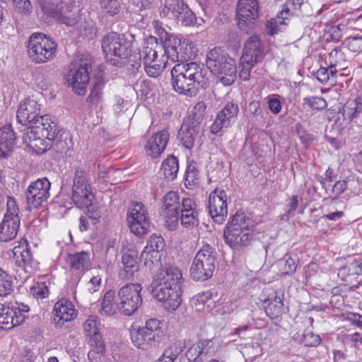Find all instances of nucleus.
I'll return each mask as SVG.
<instances>
[{
    "label": "nucleus",
    "instance_id": "obj_1",
    "mask_svg": "<svg viewBox=\"0 0 362 362\" xmlns=\"http://www.w3.org/2000/svg\"><path fill=\"white\" fill-rule=\"evenodd\" d=\"M171 76L173 89L189 97L209 85L206 69L204 64L197 62L177 63L171 70Z\"/></svg>",
    "mask_w": 362,
    "mask_h": 362
},
{
    "label": "nucleus",
    "instance_id": "obj_2",
    "mask_svg": "<svg viewBox=\"0 0 362 362\" xmlns=\"http://www.w3.org/2000/svg\"><path fill=\"white\" fill-rule=\"evenodd\" d=\"M59 132L55 119L50 115H45L39 117L35 124L27 128L23 140L37 153H42L52 145L49 141L56 139Z\"/></svg>",
    "mask_w": 362,
    "mask_h": 362
},
{
    "label": "nucleus",
    "instance_id": "obj_3",
    "mask_svg": "<svg viewBox=\"0 0 362 362\" xmlns=\"http://www.w3.org/2000/svg\"><path fill=\"white\" fill-rule=\"evenodd\" d=\"M223 237L226 244L234 250L247 247L254 237L250 218L244 213L236 212L225 226Z\"/></svg>",
    "mask_w": 362,
    "mask_h": 362
},
{
    "label": "nucleus",
    "instance_id": "obj_4",
    "mask_svg": "<svg viewBox=\"0 0 362 362\" xmlns=\"http://www.w3.org/2000/svg\"><path fill=\"white\" fill-rule=\"evenodd\" d=\"M206 64L210 71L220 77L224 86L233 84L236 78L235 60L220 47H214L206 54Z\"/></svg>",
    "mask_w": 362,
    "mask_h": 362
},
{
    "label": "nucleus",
    "instance_id": "obj_5",
    "mask_svg": "<svg viewBox=\"0 0 362 362\" xmlns=\"http://www.w3.org/2000/svg\"><path fill=\"white\" fill-rule=\"evenodd\" d=\"M102 50L105 59L113 66H122L133 61L131 42L124 34L112 32L106 35L102 41Z\"/></svg>",
    "mask_w": 362,
    "mask_h": 362
},
{
    "label": "nucleus",
    "instance_id": "obj_6",
    "mask_svg": "<svg viewBox=\"0 0 362 362\" xmlns=\"http://www.w3.org/2000/svg\"><path fill=\"white\" fill-rule=\"evenodd\" d=\"M38 4L45 20L52 18L67 26L78 23V14L74 0H63L54 4L52 0H38Z\"/></svg>",
    "mask_w": 362,
    "mask_h": 362
},
{
    "label": "nucleus",
    "instance_id": "obj_7",
    "mask_svg": "<svg viewBox=\"0 0 362 362\" xmlns=\"http://www.w3.org/2000/svg\"><path fill=\"white\" fill-rule=\"evenodd\" d=\"M26 48L30 60L34 64H40L55 58L57 44L46 35L35 33L30 36Z\"/></svg>",
    "mask_w": 362,
    "mask_h": 362
},
{
    "label": "nucleus",
    "instance_id": "obj_8",
    "mask_svg": "<svg viewBox=\"0 0 362 362\" xmlns=\"http://www.w3.org/2000/svg\"><path fill=\"white\" fill-rule=\"evenodd\" d=\"M216 250L209 244L204 245L194 257L190 276L197 281H204L213 275L215 269Z\"/></svg>",
    "mask_w": 362,
    "mask_h": 362
},
{
    "label": "nucleus",
    "instance_id": "obj_9",
    "mask_svg": "<svg viewBox=\"0 0 362 362\" xmlns=\"http://www.w3.org/2000/svg\"><path fill=\"white\" fill-rule=\"evenodd\" d=\"M90 68V60L87 58L77 57L70 66L66 77V83L68 86L71 87L73 91L78 95H83L86 92V87L90 81L89 69Z\"/></svg>",
    "mask_w": 362,
    "mask_h": 362
},
{
    "label": "nucleus",
    "instance_id": "obj_10",
    "mask_svg": "<svg viewBox=\"0 0 362 362\" xmlns=\"http://www.w3.org/2000/svg\"><path fill=\"white\" fill-rule=\"evenodd\" d=\"M141 291L139 284H128L119 290L117 308L122 314L129 316L139 309L142 303Z\"/></svg>",
    "mask_w": 362,
    "mask_h": 362
},
{
    "label": "nucleus",
    "instance_id": "obj_11",
    "mask_svg": "<svg viewBox=\"0 0 362 362\" xmlns=\"http://www.w3.org/2000/svg\"><path fill=\"white\" fill-rule=\"evenodd\" d=\"M259 15L258 0H238L236 5L238 26L243 31L253 29Z\"/></svg>",
    "mask_w": 362,
    "mask_h": 362
},
{
    "label": "nucleus",
    "instance_id": "obj_12",
    "mask_svg": "<svg viewBox=\"0 0 362 362\" xmlns=\"http://www.w3.org/2000/svg\"><path fill=\"white\" fill-rule=\"evenodd\" d=\"M160 15L170 18H174L185 26L192 25L196 21L194 13L182 0H165Z\"/></svg>",
    "mask_w": 362,
    "mask_h": 362
},
{
    "label": "nucleus",
    "instance_id": "obj_13",
    "mask_svg": "<svg viewBox=\"0 0 362 362\" xmlns=\"http://www.w3.org/2000/svg\"><path fill=\"white\" fill-rule=\"evenodd\" d=\"M130 231L137 236L145 235L148 233L150 223L148 218V212L143 204L134 202L129 209L127 216Z\"/></svg>",
    "mask_w": 362,
    "mask_h": 362
},
{
    "label": "nucleus",
    "instance_id": "obj_14",
    "mask_svg": "<svg viewBox=\"0 0 362 362\" xmlns=\"http://www.w3.org/2000/svg\"><path fill=\"white\" fill-rule=\"evenodd\" d=\"M148 289L152 296L158 301L163 302L164 308L168 310H175L182 303V291L173 290L168 286L152 281Z\"/></svg>",
    "mask_w": 362,
    "mask_h": 362
},
{
    "label": "nucleus",
    "instance_id": "obj_15",
    "mask_svg": "<svg viewBox=\"0 0 362 362\" xmlns=\"http://www.w3.org/2000/svg\"><path fill=\"white\" fill-rule=\"evenodd\" d=\"M164 50L167 58L174 62L187 61L195 55L192 44L178 37L169 38L168 45L164 47Z\"/></svg>",
    "mask_w": 362,
    "mask_h": 362
},
{
    "label": "nucleus",
    "instance_id": "obj_16",
    "mask_svg": "<svg viewBox=\"0 0 362 362\" xmlns=\"http://www.w3.org/2000/svg\"><path fill=\"white\" fill-rule=\"evenodd\" d=\"M93 199L91 188H72L71 199L74 204L84 211L89 218L98 220L100 213L98 207L93 203Z\"/></svg>",
    "mask_w": 362,
    "mask_h": 362
},
{
    "label": "nucleus",
    "instance_id": "obj_17",
    "mask_svg": "<svg viewBox=\"0 0 362 362\" xmlns=\"http://www.w3.org/2000/svg\"><path fill=\"white\" fill-rule=\"evenodd\" d=\"M51 184L47 178L42 177L32 182L26 192L29 208L37 209L42 206L49 197Z\"/></svg>",
    "mask_w": 362,
    "mask_h": 362
},
{
    "label": "nucleus",
    "instance_id": "obj_18",
    "mask_svg": "<svg viewBox=\"0 0 362 362\" xmlns=\"http://www.w3.org/2000/svg\"><path fill=\"white\" fill-rule=\"evenodd\" d=\"M152 281H154V284H162L174 291H182V274L177 267L170 264L162 266L153 276Z\"/></svg>",
    "mask_w": 362,
    "mask_h": 362
},
{
    "label": "nucleus",
    "instance_id": "obj_19",
    "mask_svg": "<svg viewBox=\"0 0 362 362\" xmlns=\"http://www.w3.org/2000/svg\"><path fill=\"white\" fill-rule=\"evenodd\" d=\"M209 212L214 221L222 224L228 215L227 195L221 189H215L209 197Z\"/></svg>",
    "mask_w": 362,
    "mask_h": 362
},
{
    "label": "nucleus",
    "instance_id": "obj_20",
    "mask_svg": "<svg viewBox=\"0 0 362 362\" xmlns=\"http://www.w3.org/2000/svg\"><path fill=\"white\" fill-rule=\"evenodd\" d=\"M239 112L237 103L228 102L224 107L218 113L214 122L211 124V132L218 136H221L223 132L234 122Z\"/></svg>",
    "mask_w": 362,
    "mask_h": 362
},
{
    "label": "nucleus",
    "instance_id": "obj_21",
    "mask_svg": "<svg viewBox=\"0 0 362 362\" xmlns=\"http://www.w3.org/2000/svg\"><path fill=\"white\" fill-rule=\"evenodd\" d=\"M178 220L185 228H194L199 223V209L195 201L189 197H184L181 200Z\"/></svg>",
    "mask_w": 362,
    "mask_h": 362
},
{
    "label": "nucleus",
    "instance_id": "obj_22",
    "mask_svg": "<svg viewBox=\"0 0 362 362\" xmlns=\"http://www.w3.org/2000/svg\"><path fill=\"white\" fill-rule=\"evenodd\" d=\"M40 105L35 100L28 98L21 102L16 112L17 120L23 125H30L35 123L39 119Z\"/></svg>",
    "mask_w": 362,
    "mask_h": 362
},
{
    "label": "nucleus",
    "instance_id": "obj_23",
    "mask_svg": "<svg viewBox=\"0 0 362 362\" xmlns=\"http://www.w3.org/2000/svg\"><path fill=\"white\" fill-rule=\"evenodd\" d=\"M165 241L160 235L153 234L148 240L147 245L141 252V258L144 259L146 267L151 268L154 264L153 259L158 261V253L164 249Z\"/></svg>",
    "mask_w": 362,
    "mask_h": 362
},
{
    "label": "nucleus",
    "instance_id": "obj_24",
    "mask_svg": "<svg viewBox=\"0 0 362 362\" xmlns=\"http://www.w3.org/2000/svg\"><path fill=\"white\" fill-rule=\"evenodd\" d=\"M158 49H162V45L158 43V39L156 37L150 36L147 38L142 51L139 54V56H132L134 59H139L132 64L133 68L139 69L141 66V59L144 65L156 62L158 58Z\"/></svg>",
    "mask_w": 362,
    "mask_h": 362
},
{
    "label": "nucleus",
    "instance_id": "obj_25",
    "mask_svg": "<svg viewBox=\"0 0 362 362\" xmlns=\"http://www.w3.org/2000/svg\"><path fill=\"white\" fill-rule=\"evenodd\" d=\"M76 317V311L71 301L62 298L57 301L53 310V320L55 324L62 326L64 322H69Z\"/></svg>",
    "mask_w": 362,
    "mask_h": 362
},
{
    "label": "nucleus",
    "instance_id": "obj_26",
    "mask_svg": "<svg viewBox=\"0 0 362 362\" xmlns=\"http://www.w3.org/2000/svg\"><path fill=\"white\" fill-rule=\"evenodd\" d=\"M169 140V133L163 129L155 133L147 141L146 152L152 158L158 157L165 149Z\"/></svg>",
    "mask_w": 362,
    "mask_h": 362
},
{
    "label": "nucleus",
    "instance_id": "obj_27",
    "mask_svg": "<svg viewBox=\"0 0 362 362\" xmlns=\"http://www.w3.org/2000/svg\"><path fill=\"white\" fill-rule=\"evenodd\" d=\"M241 57L243 61L250 60L257 63L262 59L263 45L258 35H252L246 40Z\"/></svg>",
    "mask_w": 362,
    "mask_h": 362
},
{
    "label": "nucleus",
    "instance_id": "obj_28",
    "mask_svg": "<svg viewBox=\"0 0 362 362\" xmlns=\"http://www.w3.org/2000/svg\"><path fill=\"white\" fill-rule=\"evenodd\" d=\"M162 202L163 215L169 219L177 221L181 206L179 194L175 191H170L164 195Z\"/></svg>",
    "mask_w": 362,
    "mask_h": 362
},
{
    "label": "nucleus",
    "instance_id": "obj_29",
    "mask_svg": "<svg viewBox=\"0 0 362 362\" xmlns=\"http://www.w3.org/2000/svg\"><path fill=\"white\" fill-rule=\"evenodd\" d=\"M199 132L200 126L184 120L178 132L177 138L183 146L191 149Z\"/></svg>",
    "mask_w": 362,
    "mask_h": 362
},
{
    "label": "nucleus",
    "instance_id": "obj_30",
    "mask_svg": "<svg viewBox=\"0 0 362 362\" xmlns=\"http://www.w3.org/2000/svg\"><path fill=\"white\" fill-rule=\"evenodd\" d=\"M262 295L260 300L265 304L266 315L271 319L278 318L282 313L283 299L274 291H270L267 297Z\"/></svg>",
    "mask_w": 362,
    "mask_h": 362
},
{
    "label": "nucleus",
    "instance_id": "obj_31",
    "mask_svg": "<svg viewBox=\"0 0 362 362\" xmlns=\"http://www.w3.org/2000/svg\"><path fill=\"white\" fill-rule=\"evenodd\" d=\"M20 226L19 216L4 215L0 223V240L8 242L16 238Z\"/></svg>",
    "mask_w": 362,
    "mask_h": 362
},
{
    "label": "nucleus",
    "instance_id": "obj_32",
    "mask_svg": "<svg viewBox=\"0 0 362 362\" xmlns=\"http://www.w3.org/2000/svg\"><path fill=\"white\" fill-rule=\"evenodd\" d=\"M24 322V317L16 315V310L11 307L0 306V329H10Z\"/></svg>",
    "mask_w": 362,
    "mask_h": 362
},
{
    "label": "nucleus",
    "instance_id": "obj_33",
    "mask_svg": "<svg viewBox=\"0 0 362 362\" xmlns=\"http://www.w3.org/2000/svg\"><path fill=\"white\" fill-rule=\"evenodd\" d=\"M16 139V134L11 125L0 128V158H6L11 153Z\"/></svg>",
    "mask_w": 362,
    "mask_h": 362
},
{
    "label": "nucleus",
    "instance_id": "obj_34",
    "mask_svg": "<svg viewBox=\"0 0 362 362\" xmlns=\"http://www.w3.org/2000/svg\"><path fill=\"white\" fill-rule=\"evenodd\" d=\"M13 257L16 264L24 268L26 272L33 261V257L27 241L20 242L19 245L13 250Z\"/></svg>",
    "mask_w": 362,
    "mask_h": 362
},
{
    "label": "nucleus",
    "instance_id": "obj_35",
    "mask_svg": "<svg viewBox=\"0 0 362 362\" xmlns=\"http://www.w3.org/2000/svg\"><path fill=\"white\" fill-rule=\"evenodd\" d=\"M185 348V340H177L171 342L165 347L158 361L160 362H174Z\"/></svg>",
    "mask_w": 362,
    "mask_h": 362
},
{
    "label": "nucleus",
    "instance_id": "obj_36",
    "mask_svg": "<svg viewBox=\"0 0 362 362\" xmlns=\"http://www.w3.org/2000/svg\"><path fill=\"white\" fill-rule=\"evenodd\" d=\"M130 336L134 346L142 350H148L156 346L151 337H148L141 327L137 329L133 327L130 330Z\"/></svg>",
    "mask_w": 362,
    "mask_h": 362
},
{
    "label": "nucleus",
    "instance_id": "obj_37",
    "mask_svg": "<svg viewBox=\"0 0 362 362\" xmlns=\"http://www.w3.org/2000/svg\"><path fill=\"white\" fill-rule=\"evenodd\" d=\"M66 262L74 269H88L90 262V254L85 251L74 254H68Z\"/></svg>",
    "mask_w": 362,
    "mask_h": 362
},
{
    "label": "nucleus",
    "instance_id": "obj_38",
    "mask_svg": "<svg viewBox=\"0 0 362 362\" xmlns=\"http://www.w3.org/2000/svg\"><path fill=\"white\" fill-rule=\"evenodd\" d=\"M162 325L163 324L160 320L152 318L146 320L145 326L141 327L146 334H148V337H151V340L156 345L163 335Z\"/></svg>",
    "mask_w": 362,
    "mask_h": 362
},
{
    "label": "nucleus",
    "instance_id": "obj_39",
    "mask_svg": "<svg viewBox=\"0 0 362 362\" xmlns=\"http://www.w3.org/2000/svg\"><path fill=\"white\" fill-rule=\"evenodd\" d=\"M83 329L92 342H99L102 340V334L100 332V322L97 317L90 316L83 323Z\"/></svg>",
    "mask_w": 362,
    "mask_h": 362
},
{
    "label": "nucleus",
    "instance_id": "obj_40",
    "mask_svg": "<svg viewBox=\"0 0 362 362\" xmlns=\"http://www.w3.org/2000/svg\"><path fill=\"white\" fill-rule=\"evenodd\" d=\"M362 111V97H356L353 100L347 101L343 108L342 115L349 122L358 117Z\"/></svg>",
    "mask_w": 362,
    "mask_h": 362
},
{
    "label": "nucleus",
    "instance_id": "obj_41",
    "mask_svg": "<svg viewBox=\"0 0 362 362\" xmlns=\"http://www.w3.org/2000/svg\"><path fill=\"white\" fill-rule=\"evenodd\" d=\"M179 170L178 159L174 156H169L162 163L160 173L169 180H173L176 178Z\"/></svg>",
    "mask_w": 362,
    "mask_h": 362
},
{
    "label": "nucleus",
    "instance_id": "obj_42",
    "mask_svg": "<svg viewBox=\"0 0 362 362\" xmlns=\"http://www.w3.org/2000/svg\"><path fill=\"white\" fill-rule=\"evenodd\" d=\"M205 341H199L193 344L187 351L185 356L180 358V362H201L199 357L204 352Z\"/></svg>",
    "mask_w": 362,
    "mask_h": 362
},
{
    "label": "nucleus",
    "instance_id": "obj_43",
    "mask_svg": "<svg viewBox=\"0 0 362 362\" xmlns=\"http://www.w3.org/2000/svg\"><path fill=\"white\" fill-rule=\"evenodd\" d=\"M303 3V0H286L280 11V17L288 19L292 16H298Z\"/></svg>",
    "mask_w": 362,
    "mask_h": 362
},
{
    "label": "nucleus",
    "instance_id": "obj_44",
    "mask_svg": "<svg viewBox=\"0 0 362 362\" xmlns=\"http://www.w3.org/2000/svg\"><path fill=\"white\" fill-rule=\"evenodd\" d=\"M91 349L88 354L90 362H107L105 355V346L103 341L91 342Z\"/></svg>",
    "mask_w": 362,
    "mask_h": 362
},
{
    "label": "nucleus",
    "instance_id": "obj_45",
    "mask_svg": "<svg viewBox=\"0 0 362 362\" xmlns=\"http://www.w3.org/2000/svg\"><path fill=\"white\" fill-rule=\"evenodd\" d=\"M123 269L128 279H133L139 271V263L136 258L130 254L122 256Z\"/></svg>",
    "mask_w": 362,
    "mask_h": 362
},
{
    "label": "nucleus",
    "instance_id": "obj_46",
    "mask_svg": "<svg viewBox=\"0 0 362 362\" xmlns=\"http://www.w3.org/2000/svg\"><path fill=\"white\" fill-rule=\"evenodd\" d=\"M329 66L334 69L344 70L347 67L348 62L344 53L341 49L335 48L329 54Z\"/></svg>",
    "mask_w": 362,
    "mask_h": 362
},
{
    "label": "nucleus",
    "instance_id": "obj_47",
    "mask_svg": "<svg viewBox=\"0 0 362 362\" xmlns=\"http://www.w3.org/2000/svg\"><path fill=\"white\" fill-rule=\"evenodd\" d=\"M206 108V105L203 101L198 102L184 120L200 126L205 115Z\"/></svg>",
    "mask_w": 362,
    "mask_h": 362
},
{
    "label": "nucleus",
    "instance_id": "obj_48",
    "mask_svg": "<svg viewBox=\"0 0 362 362\" xmlns=\"http://www.w3.org/2000/svg\"><path fill=\"white\" fill-rule=\"evenodd\" d=\"M105 86V81L103 78H98L95 82L90 93L87 98L88 103L97 105L103 100V89Z\"/></svg>",
    "mask_w": 362,
    "mask_h": 362
},
{
    "label": "nucleus",
    "instance_id": "obj_49",
    "mask_svg": "<svg viewBox=\"0 0 362 362\" xmlns=\"http://www.w3.org/2000/svg\"><path fill=\"white\" fill-rule=\"evenodd\" d=\"M115 296V291L112 290L107 291L105 293L101 303V314L105 315H111L115 313L116 305L114 302Z\"/></svg>",
    "mask_w": 362,
    "mask_h": 362
},
{
    "label": "nucleus",
    "instance_id": "obj_50",
    "mask_svg": "<svg viewBox=\"0 0 362 362\" xmlns=\"http://www.w3.org/2000/svg\"><path fill=\"white\" fill-rule=\"evenodd\" d=\"M211 298L212 293L210 291H206L194 295L190 300V303L197 311H202Z\"/></svg>",
    "mask_w": 362,
    "mask_h": 362
},
{
    "label": "nucleus",
    "instance_id": "obj_51",
    "mask_svg": "<svg viewBox=\"0 0 362 362\" xmlns=\"http://www.w3.org/2000/svg\"><path fill=\"white\" fill-rule=\"evenodd\" d=\"M72 188H91L88 173L81 168L75 169Z\"/></svg>",
    "mask_w": 362,
    "mask_h": 362
},
{
    "label": "nucleus",
    "instance_id": "obj_52",
    "mask_svg": "<svg viewBox=\"0 0 362 362\" xmlns=\"http://www.w3.org/2000/svg\"><path fill=\"white\" fill-rule=\"evenodd\" d=\"M13 291L12 276L0 267V296H6Z\"/></svg>",
    "mask_w": 362,
    "mask_h": 362
},
{
    "label": "nucleus",
    "instance_id": "obj_53",
    "mask_svg": "<svg viewBox=\"0 0 362 362\" xmlns=\"http://www.w3.org/2000/svg\"><path fill=\"white\" fill-rule=\"evenodd\" d=\"M68 135L64 134H59L56 139L49 141L52 145L49 147V149L53 148L54 151L60 153H66V151L69 150V143L67 141Z\"/></svg>",
    "mask_w": 362,
    "mask_h": 362
},
{
    "label": "nucleus",
    "instance_id": "obj_54",
    "mask_svg": "<svg viewBox=\"0 0 362 362\" xmlns=\"http://www.w3.org/2000/svg\"><path fill=\"white\" fill-rule=\"evenodd\" d=\"M278 264L281 267L282 273L285 275L294 273L297 268V262L296 259L288 255H286L283 258L279 259Z\"/></svg>",
    "mask_w": 362,
    "mask_h": 362
},
{
    "label": "nucleus",
    "instance_id": "obj_55",
    "mask_svg": "<svg viewBox=\"0 0 362 362\" xmlns=\"http://www.w3.org/2000/svg\"><path fill=\"white\" fill-rule=\"evenodd\" d=\"M337 74V69H334L328 66V67H320L315 72V77L320 83L326 84L332 78H336Z\"/></svg>",
    "mask_w": 362,
    "mask_h": 362
},
{
    "label": "nucleus",
    "instance_id": "obj_56",
    "mask_svg": "<svg viewBox=\"0 0 362 362\" xmlns=\"http://www.w3.org/2000/svg\"><path fill=\"white\" fill-rule=\"evenodd\" d=\"M30 293L36 298H45L49 296V288L45 282L37 281L30 286Z\"/></svg>",
    "mask_w": 362,
    "mask_h": 362
},
{
    "label": "nucleus",
    "instance_id": "obj_57",
    "mask_svg": "<svg viewBox=\"0 0 362 362\" xmlns=\"http://www.w3.org/2000/svg\"><path fill=\"white\" fill-rule=\"evenodd\" d=\"M304 104L314 110H322L327 107V101L320 96H310L303 98Z\"/></svg>",
    "mask_w": 362,
    "mask_h": 362
},
{
    "label": "nucleus",
    "instance_id": "obj_58",
    "mask_svg": "<svg viewBox=\"0 0 362 362\" xmlns=\"http://www.w3.org/2000/svg\"><path fill=\"white\" fill-rule=\"evenodd\" d=\"M286 19L280 17V12L278 13L276 18L267 20L266 23V28L267 29L268 33L270 35L276 34L277 32L281 30V26L286 25Z\"/></svg>",
    "mask_w": 362,
    "mask_h": 362
},
{
    "label": "nucleus",
    "instance_id": "obj_59",
    "mask_svg": "<svg viewBox=\"0 0 362 362\" xmlns=\"http://www.w3.org/2000/svg\"><path fill=\"white\" fill-rule=\"evenodd\" d=\"M243 60V57L240 59V71L239 76L243 81H248L250 78V71L257 62H252L250 60Z\"/></svg>",
    "mask_w": 362,
    "mask_h": 362
},
{
    "label": "nucleus",
    "instance_id": "obj_60",
    "mask_svg": "<svg viewBox=\"0 0 362 362\" xmlns=\"http://www.w3.org/2000/svg\"><path fill=\"white\" fill-rule=\"evenodd\" d=\"M346 47L352 52L362 51V35L354 36L346 38L344 42Z\"/></svg>",
    "mask_w": 362,
    "mask_h": 362
},
{
    "label": "nucleus",
    "instance_id": "obj_61",
    "mask_svg": "<svg viewBox=\"0 0 362 362\" xmlns=\"http://www.w3.org/2000/svg\"><path fill=\"white\" fill-rule=\"evenodd\" d=\"M165 66V64L162 66V64L158 63V60H156V62L144 65L145 71L150 77L152 78H156L159 76L163 72Z\"/></svg>",
    "mask_w": 362,
    "mask_h": 362
},
{
    "label": "nucleus",
    "instance_id": "obj_62",
    "mask_svg": "<svg viewBox=\"0 0 362 362\" xmlns=\"http://www.w3.org/2000/svg\"><path fill=\"white\" fill-rule=\"evenodd\" d=\"M101 7L110 16H114L119 12V0H100Z\"/></svg>",
    "mask_w": 362,
    "mask_h": 362
},
{
    "label": "nucleus",
    "instance_id": "obj_63",
    "mask_svg": "<svg viewBox=\"0 0 362 362\" xmlns=\"http://www.w3.org/2000/svg\"><path fill=\"white\" fill-rule=\"evenodd\" d=\"M13 3L21 13L28 15L33 11V6L30 0H12Z\"/></svg>",
    "mask_w": 362,
    "mask_h": 362
},
{
    "label": "nucleus",
    "instance_id": "obj_64",
    "mask_svg": "<svg viewBox=\"0 0 362 362\" xmlns=\"http://www.w3.org/2000/svg\"><path fill=\"white\" fill-rule=\"evenodd\" d=\"M302 342L307 346H315L320 344V338L312 332H307L303 335Z\"/></svg>",
    "mask_w": 362,
    "mask_h": 362
}]
</instances>
